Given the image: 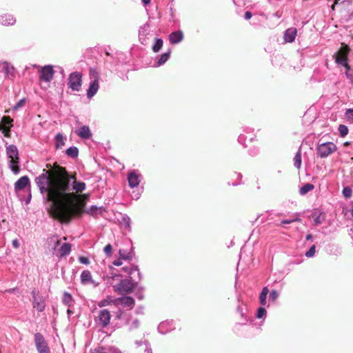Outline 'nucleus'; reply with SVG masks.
Segmentation results:
<instances>
[{"label": "nucleus", "mask_w": 353, "mask_h": 353, "mask_svg": "<svg viewBox=\"0 0 353 353\" xmlns=\"http://www.w3.org/2000/svg\"><path fill=\"white\" fill-rule=\"evenodd\" d=\"M40 192L55 206L57 219L69 223L79 212L77 195L86 189V184L77 181L76 174H70L65 168L55 165L35 178Z\"/></svg>", "instance_id": "1"}, {"label": "nucleus", "mask_w": 353, "mask_h": 353, "mask_svg": "<svg viewBox=\"0 0 353 353\" xmlns=\"http://www.w3.org/2000/svg\"><path fill=\"white\" fill-rule=\"evenodd\" d=\"M6 154L8 161V167L14 174L20 172L19 152L15 145H9L6 146Z\"/></svg>", "instance_id": "2"}, {"label": "nucleus", "mask_w": 353, "mask_h": 353, "mask_svg": "<svg viewBox=\"0 0 353 353\" xmlns=\"http://www.w3.org/2000/svg\"><path fill=\"white\" fill-rule=\"evenodd\" d=\"M350 52V48L347 45L342 43L341 47L337 52H336L333 57L335 62L345 67L346 70H350V65L348 64L347 55Z\"/></svg>", "instance_id": "3"}, {"label": "nucleus", "mask_w": 353, "mask_h": 353, "mask_svg": "<svg viewBox=\"0 0 353 353\" xmlns=\"http://www.w3.org/2000/svg\"><path fill=\"white\" fill-rule=\"evenodd\" d=\"M154 36L153 31L150 30V25L145 23L139 30V39L141 44L147 46L150 43Z\"/></svg>", "instance_id": "4"}, {"label": "nucleus", "mask_w": 353, "mask_h": 353, "mask_svg": "<svg viewBox=\"0 0 353 353\" xmlns=\"http://www.w3.org/2000/svg\"><path fill=\"white\" fill-rule=\"evenodd\" d=\"M139 281L138 277L134 276H130V279H123L117 285V290L120 294L130 293Z\"/></svg>", "instance_id": "5"}, {"label": "nucleus", "mask_w": 353, "mask_h": 353, "mask_svg": "<svg viewBox=\"0 0 353 353\" xmlns=\"http://www.w3.org/2000/svg\"><path fill=\"white\" fill-rule=\"evenodd\" d=\"M82 85V74L79 72H73L70 74L68 79V86L72 91L79 92Z\"/></svg>", "instance_id": "6"}, {"label": "nucleus", "mask_w": 353, "mask_h": 353, "mask_svg": "<svg viewBox=\"0 0 353 353\" xmlns=\"http://www.w3.org/2000/svg\"><path fill=\"white\" fill-rule=\"evenodd\" d=\"M336 149L337 147L333 142H325L317 146L316 153L321 158H326L335 152Z\"/></svg>", "instance_id": "7"}, {"label": "nucleus", "mask_w": 353, "mask_h": 353, "mask_svg": "<svg viewBox=\"0 0 353 353\" xmlns=\"http://www.w3.org/2000/svg\"><path fill=\"white\" fill-rule=\"evenodd\" d=\"M111 314L108 310L102 309L97 312L95 316L96 323L102 328L106 327L110 321Z\"/></svg>", "instance_id": "8"}, {"label": "nucleus", "mask_w": 353, "mask_h": 353, "mask_svg": "<svg viewBox=\"0 0 353 353\" xmlns=\"http://www.w3.org/2000/svg\"><path fill=\"white\" fill-rule=\"evenodd\" d=\"M34 344L38 353H50L47 341L39 332L34 334Z\"/></svg>", "instance_id": "9"}, {"label": "nucleus", "mask_w": 353, "mask_h": 353, "mask_svg": "<svg viewBox=\"0 0 353 353\" xmlns=\"http://www.w3.org/2000/svg\"><path fill=\"white\" fill-rule=\"evenodd\" d=\"M37 67V65H35ZM39 68V79L45 82H50L53 78L54 70L51 65H47Z\"/></svg>", "instance_id": "10"}, {"label": "nucleus", "mask_w": 353, "mask_h": 353, "mask_svg": "<svg viewBox=\"0 0 353 353\" xmlns=\"http://www.w3.org/2000/svg\"><path fill=\"white\" fill-rule=\"evenodd\" d=\"M81 283L83 285H92L94 288L99 286V283L92 279L90 271L83 270L80 275Z\"/></svg>", "instance_id": "11"}, {"label": "nucleus", "mask_w": 353, "mask_h": 353, "mask_svg": "<svg viewBox=\"0 0 353 353\" xmlns=\"http://www.w3.org/2000/svg\"><path fill=\"white\" fill-rule=\"evenodd\" d=\"M243 133L241 134L238 137V142L244 147H247L245 144L246 140L248 139L250 141H252L255 139V135L253 133L254 130L251 128L246 127L243 128Z\"/></svg>", "instance_id": "12"}, {"label": "nucleus", "mask_w": 353, "mask_h": 353, "mask_svg": "<svg viewBox=\"0 0 353 353\" xmlns=\"http://www.w3.org/2000/svg\"><path fill=\"white\" fill-rule=\"evenodd\" d=\"M142 179V176L137 170H132L128 174V181L129 186L132 188L137 187Z\"/></svg>", "instance_id": "13"}, {"label": "nucleus", "mask_w": 353, "mask_h": 353, "mask_svg": "<svg viewBox=\"0 0 353 353\" xmlns=\"http://www.w3.org/2000/svg\"><path fill=\"white\" fill-rule=\"evenodd\" d=\"M32 305L33 307L39 312H42L45 310L46 304L43 297L38 296L35 291L32 292Z\"/></svg>", "instance_id": "14"}, {"label": "nucleus", "mask_w": 353, "mask_h": 353, "mask_svg": "<svg viewBox=\"0 0 353 353\" xmlns=\"http://www.w3.org/2000/svg\"><path fill=\"white\" fill-rule=\"evenodd\" d=\"M174 329L175 325L172 320L163 321L158 326V331L161 334H165Z\"/></svg>", "instance_id": "15"}, {"label": "nucleus", "mask_w": 353, "mask_h": 353, "mask_svg": "<svg viewBox=\"0 0 353 353\" xmlns=\"http://www.w3.org/2000/svg\"><path fill=\"white\" fill-rule=\"evenodd\" d=\"M122 270L128 274L130 276H134L137 275L138 280L141 279V274L137 266L130 264L128 266H125L122 268Z\"/></svg>", "instance_id": "16"}, {"label": "nucleus", "mask_w": 353, "mask_h": 353, "mask_svg": "<svg viewBox=\"0 0 353 353\" xmlns=\"http://www.w3.org/2000/svg\"><path fill=\"white\" fill-rule=\"evenodd\" d=\"M16 23L15 17L10 14L0 15V24L5 26H13Z\"/></svg>", "instance_id": "17"}, {"label": "nucleus", "mask_w": 353, "mask_h": 353, "mask_svg": "<svg viewBox=\"0 0 353 353\" xmlns=\"http://www.w3.org/2000/svg\"><path fill=\"white\" fill-rule=\"evenodd\" d=\"M297 35V30L296 28L292 27L288 28L284 32L283 38L285 42L292 43L295 40Z\"/></svg>", "instance_id": "18"}, {"label": "nucleus", "mask_w": 353, "mask_h": 353, "mask_svg": "<svg viewBox=\"0 0 353 353\" xmlns=\"http://www.w3.org/2000/svg\"><path fill=\"white\" fill-rule=\"evenodd\" d=\"M30 185V179L27 176H23L19 178L14 183L15 191H20L23 190L26 187Z\"/></svg>", "instance_id": "19"}, {"label": "nucleus", "mask_w": 353, "mask_h": 353, "mask_svg": "<svg viewBox=\"0 0 353 353\" xmlns=\"http://www.w3.org/2000/svg\"><path fill=\"white\" fill-rule=\"evenodd\" d=\"M117 301L124 307L131 310L134 305V299L131 296H122Z\"/></svg>", "instance_id": "20"}, {"label": "nucleus", "mask_w": 353, "mask_h": 353, "mask_svg": "<svg viewBox=\"0 0 353 353\" xmlns=\"http://www.w3.org/2000/svg\"><path fill=\"white\" fill-rule=\"evenodd\" d=\"M76 134L83 139H89L92 137V132L88 125L80 127L76 131Z\"/></svg>", "instance_id": "21"}, {"label": "nucleus", "mask_w": 353, "mask_h": 353, "mask_svg": "<svg viewBox=\"0 0 353 353\" xmlns=\"http://www.w3.org/2000/svg\"><path fill=\"white\" fill-rule=\"evenodd\" d=\"M183 32L181 30H177L170 33L169 35V41L172 44H177L183 41Z\"/></svg>", "instance_id": "22"}, {"label": "nucleus", "mask_w": 353, "mask_h": 353, "mask_svg": "<svg viewBox=\"0 0 353 353\" xmlns=\"http://www.w3.org/2000/svg\"><path fill=\"white\" fill-rule=\"evenodd\" d=\"M99 88V81H90L89 88L87 90V97L92 98L97 92Z\"/></svg>", "instance_id": "23"}, {"label": "nucleus", "mask_w": 353, "mask_h": 353, "mask_svg": "<svg viewBox=\"0 0 353 353\" xmlns=\"http://www.w3.org/2000/svg\"><path fill=\"white\" fill-rule=\"evenodd\" d=\"M71 252V245L68 243H64L61 245L60 248L58 250L57 256L60 257H64L68 255Z\"/></svg>", "instance_id": "24"}, {"label": "nucleus", "mask_w": 353, "mask_h": 353, "mask_svg": "<svg viewBox=\"0 0 353 353\" xmlns=\"http://www.w3.org/2000/svg\"><path fill=\"white\" fill-rule=\"evenodd\" d=\"M104 211L103 207H97L96 205H92L90 208L87 209L86 212L90 215L97 218L99 215L102 214Z\"/></svg>", "instance_id": "25"}, {"label": "nucleus", "mask_w": 353, "mask_h": 353, "mask_svg": "<svg viewBox=\"0 0 353 353\" xmlns=\"http://www.w3.org/2000/svg\"><path fill=\"white\" fill-rule=\"evenodd\" d=\"M270 292L269 289L268 287H263L262 288V290L259 294V303L262 306H266L267 305V296L268 293Z\"/></svg>", "instance_id": "26"}, {"label": "nucleus", "mask_w": 353, "mask_h": 353, "mask_svg": "<svg viewBox=\"0 0 353 353\" xmlns=\"http://www.w3.org/2000/svg\"><path fill=\"white\" fill-rule=\"evenodd\" d=\"M66 138L61 133H58L55 136V148L61 149L65 145Z\"/></svg>", "instance_id": "27"}, {"label": "nucleus", "mask_w": 353, "mask_h": 353, "mask_svg": "<svg viewBox=\"0 0 353 353\" xmlns=\"http://www.w3.org/2000/svg\"><path fill=\"white\" fill-rule=\"evenodd\" d=\"M301 219L300 218V215L298 213L294 214L292 215V218L290 219H283L279 223H277L276 225L280 226L283 224H290L294 222H301Z\"/></svg>", "instance_id": "28"}, {"label": "nucleus", "mask_w": 353, "mask_h": 353, "mask_svg": "<svg viewBox=\"0 0 353 353\" xmlns=\"http://www.w3.org/2000/svg\"><path fill=\"white\" fill-rule=\"evenodd\" d=\"M170 52H166L162 54L160 57L158 59L157 63H155L154 66L159 67L163 65L170 58Z\"/></svg>", "instance_id": "29"}, {"label": "nucleus", "mask_w": 353, "mask_h": 353, "mask_svg": "<svg viewBox=\"0 0 353 353\" xmlns=\"http://www.w3.org/2000/svg\"><path fill=\"white\" fill-rule=\"evenodd\" d=\"M65 154L71 158H77L79 154V150L76 146H71L65 151Z\"/></svg>", "instance_id": "30"}, {"label": "nucleus", "mask_w": 353, "mask_h": 353, "mask_svg": "<svg viewBox=\"0 0 353 353\" xmlns=\"http://www.w3.org/2000/svg\"><path fill=\"white\" fill-rule=\"evenodd\" d=\"M314 185L312 183H305L303 185L299 190V193L301 195H305L309 192L314 190Z\"/></svg>", "instance_id": "31"}, {"label": "nucleus", "mask_w": 353, "mask_h": 353, "mask_svg": "<svg viewBox=\"0 0 353 353\" xmlns=\"http://www.w3.org/2000/svg\"><path fill=\"white\" fill-rule=\"evenodd\" d=\"M90 79L91 81H99L100 79L99 73L94 68H90L89 70Z\"/></svg>", "instance_id": "32"}, {"label": "nucleus", "mask_w": 353, "mask_h": 353, "mask_svg": "<svg viewBox=\"0 0 353 353\" xmlns=\"http://www.w3.org/2000/svg\"><path fill=\"white\" fill-rule=\"evenodd\" d=\"M3 71L6 74H13L14 68L8 62H4L3 64Z\"/></svg>", "instance_id": "33"}, {"label": "nucleus", "mask_w": 353, "mask_h": 353, "mask_svg": "<svg viewBox=\"0 0 353 353\" xmlns=\"http://www.w3.org/2000/svg\"><path fill=\"white\" fill-rule=\"evenodd\" d=\"M63 304L65 305L70 307L73 303V299L70 294L68 292H65L63 294Z\"/></svg>", "instance_id": "34"}, {"label": "nucleus", "mask_w": 353, "mask_h": 353, "mask_svg": "<svg viewBox=\"0 0 353 353\" xmlns=\"http://www.w3.org/2000/svg\"><path fill=\"white\" fill-rule=\"evenodd\" d=\"M163 41L160 38H155V42L152 46V50L154 52H158L162 48Z\"/></svg>", "instance_id": "35"}, {"label": "nucleus", "mask_w": 353, "mask_h": 353, "mask_svg": "<svg viewBox=\"0 0 353 353\" xmlns=\"http://www.w3.org/2000/svg\"><path fill=\"white\" fill-rule=\"evenodd\" d=\"M294 165L297 169H299L301 165V154L300 149L299 151L296 153L294 157Z\"/></svg>", "instance_id": "36"}, {"label": "nucleus", "mask_w": 353, "mask_h": 353, "mask_svg": "<svg viewBox=\"0 0 353 353\" xmlns=\"http://www.w3.org/2000/svg\"><path fill=\"white\" fill-rule=\"evenodd\" d=\"M105 54L108 58H106L105 59V63H113L116 65L118 63V61L114 60L116 58L119 59V56L122 55L121 53H116V57H114L112 55H110V54L108 52H105Z\"/></svg>", "instance_id": "37"}, {"label": "nucleus", "mask_w": 353, "mask_h": 353, "mask_svg": "<svg viewBox=\"0 0 353 353\" xmlns=\"http://www.w3.org/2000/svg\"><path fill=\"white\" fill-rule=\"evenodd\" d=\"M13 119H11L9 116H3L1 119V124L3 125V128L12 127V123Z\"/></svg>", "instance_id": "38"}, {"label": "nucleus", "mask_w": 353, "mask_h": 353, "mask_svg": "<svg viewBox=\"0 0 353 353\" xmlns=\"http://www.w3.org/2000/svg\"><path fill=\"white\" fill-rule=\"evenodd\" d=\"M266 314H267V311H266L265 308L264 307V306L261 305V307H260L257 309L256 317L261 319L265 317Z\"/></svg>", "instance_id": "39"}, {"label": "nucleus", "mask_w": 353, "mask_h": 353, "mask_svg": "<svg viewBox=\"0 0 353 353\" xmlns=\"http://www.w3.org/2000/svg\"><path fill=\"white\" fill-rule=\"evenodd\" d=\"M339 134L341 137H345L348 134V128L346 125L341 124L338 128Z\"/></svg>", "instance_id": "40"}, {"label": "nucleus", "mask_w": 353, "mask_h": 353, "mask_svg": "<svg viewBox=\"0 0 353 353\" xmlns=\"http://www.w3.org/2000/svg\"><path fill=\"white\" fill-rule=\"evenodd\" d=\"M345 116L350 123H353V108L347 109Z\"/></svg>", "instance_id": "41"}, {"label": "nucleus", "mask_w": 353, "mask_h": 353, "mask_svg": "<svg viewBox=\"0 0 353 353\" xmlns=\"http://www.w3.org/2000/svg\"><path fill=\"white\" fill-rule=\"evenodd\" d=\"M26 102V99L25 98L19 100L13 107H12V110L14 111H17L19 109L21 108L22 107L24 106L25 103Z\"/></svg>", "instance_id": "42"}, {"label": "nucleus", "mask_w": 353, "mask_h": 353, "mask_svg": "<svg viewBox=\"0 0 353 353\" xmlns=\"http://www.w3.org/2000/svg\"><path fill=\"white\" fill-rule=\"evenodd\" d=\"M122 222L124 224L125 228H130L131 219L127 214L123 215Z\"/></svg>", "instance_id": "43"}, {"label": "nucleus", "mask_w": 353, "mask_h": 353, "mask_svg": "<svg viewBox=\"0 0 353 353\" xmlns=\"http://www.w3.org/2000/svg\"><path fill=\"white\" fill-rule=\"evenodd\" d=\"M279 296V292L276 290H273L270 292L269 300L271 301H275L278 299Z\"/></svg>", "instance_id": "44"}, {"label": "nucleus", "mask_w": 353, "mask_h": 353, "mask_svg": "<svg viewBox=\"0 0 353 353\" xmlns=\"http://www.w3.org/2000/svg\"><path fill=\"white\" fill-rule=\"evenodd\" d=\"M316 252V246L313 245L311 246V248L309 249L308 251L305 252V256L310 258L314 256Z\"/></svg>", "instance_id": "45"}, {"label": "nucleus", "mask_w": 353, "mask_h": 353, "mask_svg": "<svg viewBox=\"0 0 353 353\" xmlns=\"http://www.w3.org/2000/svg\"><path fill=\"white\" fill-rule=\"evenodd\" d=\"M352 192V189L350 187H345L343 190V194L345 198L350 197Z\"/></svg>", "instance_id": "46"}, {"label": "nucleus", "mask_w": 353, "mask_h": 353, "mask_svg": "<svg viewBox=\"0 0 353 353\" xmlns=\"http://www.w3.org/2000/svg\"><path fill=\"white\" fill-rule=\"evenodd\" d=\"M10 127L8 128H2L0 125V130H2V133L3 134L4 137H10Z\"/></svg>", "instance_id": "47"}, {"label": "nucleus", "mask_w": 353, "mask_h": 353, "mask_svg": "<svg viewBox=\"0 0 353 353\" xmlns=\"http://www.w3.org/2000/svg\"><path fill=\"white\" fill-rule=\"evenodd\" d=\"M103 251L105 252V254L108 256H110L112 254V247L110 244H108L105 246L104 249H103Z\"/></svg>", "instance_id": "48"}, {"label": "nucleus", "mask_w": 353, "mask_h": 353, "mask_svg": "<svg viewBox=\"0 0 353 353\" xmlns=\"http://www.w3.org/2000/svg\"><path fill=\"white\" fill-rule=\"evenodd\" d=\"M79 261L84 265H89L90 263V259L88 257L83 256H80L79 257Z\"/></svg>", "instance_id": "49"}, {"label": "nucleus", "mask_w": 353, "mask_h": 353, "mask_svg": "<svg viewBox=\"0 0 353 353\" xmlns=\"http://www.w3.org/2000/svg\"><path fill=\"white\" fill-rule=\"evenodd\" d=\"M139 326V321L134 319L130 325V330L137 329Z\"/></svg>", "instance_id": "50"}, {"label": "nucleus", "mask_w": 353, "mask_h": 353, "mask_svg": "<svg viewBox=\"0 0 353 353\" xmlns=\"http://www.w3.org/2000/svg\"><path fill=\"white\" fill-rule=\"evenodd\" d=\"M119 254H120L121 257L125 260H130L132 258V255L130 253L125 254L123 251L121 250H119Z\"/></svg>", "instance_id": "51"}, {"label": "nucleus", "mask_w": 353, "mask_h": 353, "mask_svg": "<svg viewBox=\"0 0 353 353\" xmlns=\"http://www.w3.org/2000/svg\"><path fill=\"white\" fill-rule=\"evenodd\" d=\"M345 76L351 81V83L353 84V71H351V70H346L345 71Z\"/></svg>", "instance_id": "52"}, {"label": "nucleus", "mask_w": 353, "mask_h": 353, "mask_svg": "<svg viewBox=\"0 0 353 353\" xmlns=\"http://www.w3.org/2000/svg\"><path fill=\"white\" fill-rule=\"evenodd\" d=\"M50 242H53L55 244V245L54 247V250H56L57 246L60 244V241L58 239L57 236H52L50 239Z\"/></svg>", "instance_id": "53"}, {"label": "nucleus", "mask_w": 353, "mask_h": 353, "mask_svg": "<svg viewBox=\"0 0 353 353\" xmlns=\"http://www.w3.org/2000/svg\"><path fill=\"white\" fill-rule=\"evenodd\" d=\"M144 347H145L144 353H152V348H151L150 345V343L148 342V343H144Z\"/></svg>", "instance_id": "54"}, {"label": "nucleus", "mask_w": 353, "mask_h": 353, "mask_svg": "<svg viewBox=\"0 0 353 353\" xmlns=\"http://www.w3.org/2000/svg\"><path fill=\"white\" fill-rule=\"evenodd\" d=\"M314 222L315 225H320V224L322 223L323 219L321 218V214H319V215L316 216V217H314Z\"/></svg>", "instance_id": "55"}, {"label": "nucleus", "mask_w": 353, "mask_h": 353, "mask_svg": "<svg viewBox=\"0 0 353 353\" xmlns=\"http://www.w3.org/2000/svg\"><path fill=\"white\" fill-rule=\"evenodd\" d=\"M236 312L241 315V316L242 318L244 317V312H243V308L242 305H239L237 306Z\"/></svg>", "instance_id": "56"}, {"label": "nucleus", "mask_w": 353, "mask_h": 353, "mask_svg": "<svg viewBox=\"0 0 353 353\" xmlns=\"http://www.w3.org/2000/svg\"><path fill=\"white\" fill-rule=\"evenodd\" d=\"M148 341H136L134 342V344L136 345L137 347H140L141 346H144V343H148Z\"/></svg>", "instance_id": "57"}, {"label": "nucleus", "mask_w": 353, "mask_h": 353, "mask_svg": "<svg viewBox=\"0 0 353 353\" xmlns=\"http://www.w3.org/2000/svg\"><path fill=\"white\" fill-rule=\"evenodd\" d=\"M109 302L107 300H102L98 303V305L100 307H104L108 305Z\"/></svg>", "instance_id": "58"}, {"label": "nucleus", "mask_w": 353, "mask_h": 353, "mask_svg": "<svg viewBox=\"0 0 353 353\" xmlns=\"http://www.w3.org/2000/svg\"><path fill=\"white\" fill-rule=\"evenodd\" d=\"M90 353H106L103 347L95 349L90 352Z\"/></svg>", "instance_id": "59"}, {"label": "nucleus", "mask_w": 353, "mask_h": 353, "mask_svg": "<svg viewBox=\"0 0 353 353\" xmlns=\"http://www.w3.org/2000/svg\"><path fill=\"white\" fill-rule=\"evenodd\" d=\"M112 263L115 266H120L122 265L123 262L121 259H118L117 260H114Z\"/></svg>", "instance_id": "60"}, {"label": "nucleus", "mask_w": 353, "mask_h": 353, "mask_svg": "<svg viewBox=\"0 0 353 353\" xmlns=\"http://www.w3.org/2000/svg\"><path fill=\"white\" fill-rule=\"evenodd\" d=\"M252 14L251 12L246 11L244 14V18H245V19L248 20L252 17Z\"/></svg>", "instance_id": "61"}, {"label": "nucleus", "mask_w": 353, "mask_h": 353, "mask_svg": "<svg viewBox=\"0 0 353 353\" xmlns=\"http://www.w3.org/2000/svg\"><path fill=\"white\" fill-rule=\"evenodd\" d=\"M12 244L13 247L15 248H18L19 247V242L18 239H17L12 240Z\"/></svg>", "instance_id": "62"}, {"label": "nucleus", "mask_w": 353, "mask_h": 353, "mask_svg": "<svg viewBox=\"0 0 353 353\" xmlns=\"http://www.w3.org/2000/svg\"><path fill=\"white\" fill-rule=\"evenodd\" d=\"M259 152V150L257 148H254L253 150H250V155H256V154H258Z\"/></svg>", "instance_id": "63"}, {"label": "nucleus", "mask_w": 353, "mask_h": 353, "mask_svg": "<svg viewBox=\"0 0 353 353\" xmlns=\"http://www.w3.org/2000/svg\"><path fill=\"white\" fill-rule=\"evenodd\" d=\"M151 0H141V2L144 6L150 3Z\"/></svg>", "instance_id": "64"}]
</instances>
